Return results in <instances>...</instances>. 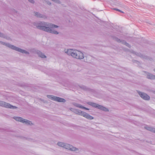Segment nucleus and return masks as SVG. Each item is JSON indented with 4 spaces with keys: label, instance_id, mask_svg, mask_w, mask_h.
<instances>
[{
    "label": "nucleus",
    "instance_id": "f257e3e1",
    "mask_svg": "<svg viewBox=\"0 0 155 155\" xmlns=\"http://www.w3.org/2000/svg\"><path fill=\"white\" fill-rule=\"evenodd\" d=\"M33 24L38 29L55 35L59 34L58 31L54 29V28H58V26L53 24L44 21H40L38 23L34 22Z\"/></svg>",
    "mask_w": 155,
    "mask_h": 155
},
{
    "label": "nucleus",
    "instance_id": "f03ea898",
    "mask_svg": "<svg viewBox=\"0 0 155 155\" xmlns=\"http://www.w3.org/2000/svg\"><path fill=\"white\" fill-rule=\"evenodd\" d=\"M64 52L67 55L78 59H82L84 57L83 53L77 50L65 49L64 50Z\"/></svg>",
    "mask_w": 155,
    "mask_h": 155
},
{
    "label": "nucleus",
    "instance_id": "7ed1b4c3",
    "mask_svg": "<svg viewBox=\"0 0 155 155\" xmlns=\"http://www.w3.org/2000/svg\"><path fill=\"white\" fill-rule=\"evenodd\" d=\"M70 110L75 114L82 116L87 119L92 120L94 118L93 117L90 115L88 114L85 112L81 111L79 110L75 109L73 108H70Z\"/></svg>",
    "mask_w": 155,
    "mask_h": 155
},
{
    "label": "nucleus",
    "instance_id": "20e7f679",
    "mask_svg": "<svg viewBox=\"0 0 155 155\" xmlns=\"http://www.w3.org/2000/svg\"><path fill=\"white\" fill-rule=\"evenodd\" d=\"M0 43L2 45H5L6 46L9 47L12 49L15 50L16 51L20 52L23 54H29V52L25 50L22 49L18 47L15 46L13 45H11L9 43L1 41Z\"/></svg>",
    "mask_w": 155,
    "mask_h": 155
},
{
    "label": "nucleus",
    "instance_id": "39448f33",
    "mask_svg": "<svg viewBox=\"0 0 155 155\" xmlns=\"http://www.w3.org/2000/svg\"><path fill=\"white\" fill-rule=\"evenodd\" d=\"M57 144L60 147L72 151H75L78 150V149L73 146L68 144L65 143L61 142H58Z\"/></svg>",
    "mask_w": 155,
    "mask_h": 155
},
{
    "label": "nucleus",
    "instance_id": "423d86ee",
    "mask_svg": "<svg viewBox=\"0 0 155 155\" xmlns=\"http://www.w3.org/2000/svg\"><path fill=\"white\" fill-rule=\"evenodd\" d=\"M87 104L92 106L93 107L97 108L101 110L105 111H108V110L107 108L99 104H98L95 103H93L91 102H89L87 103Z\"/></svg>",
    "mask_w": 155,
    "mask_h": 155
},
{
    "label": "nucleus",
    "instance_id": "0eeeda50",
    "mask_svg": "<svg viewBox=\"0 0 155 155\" xmlns=\"http://www.w3.org/2000/svg\"><path fill=\"white\" fill-rule=\"evenodd\" d=\"M48 98L51 100L59 102H65V100L63 98L56 97L52 95H47Z\"/></svg>",
    "mask_w": 155,
    "mask_h": 155
},
{
    "label": "nucleus",
    "instance_id": "6e6552de",
    "mask_svg": "<svg viewBox=\"0 0 155 155\" xmlns=\"http://www.w3.org/2000/svg\"><path fill=\"white\" fill-rule=\"evenodd\" d=\"M0 106L6 108L11 109H15L17 108L15 106L11 105L8 103L1 101H0Z\"/></svg>",
    "mask_w": 155,
    "mask_h": 155
},
{
    "label": "nucleus",
    "instance_id": "1a4fd4ad",
    "mask_svg": "<svg viewBox=\"0 0 155 155\" xmlns=\"http://www.w3.org/2000/svg\"><path fill=\"white\" fill-rule=\"evenodd\" d=\"M138 93L140 97L143 99L145 100H150V96L140 91H138Z\"/></svg>",
    "mask_w": 155,
    "mask_h": 155
},
{
    "label": "nucleus",
    "instance_id": "9d476101",
    "mask_svg": "<svg viewBox=\"0 0 155 155\" xmlns=\"http://www.w3.org/2000/svg\"><path fill=\"white\" fill-rule=\"evenodd\" d=\"M73 104L75 106L82 109H84L86 110H89V109L85 107L80 104H79L77 103H73Z\"/></svg>",
    "mask_w": 155,
    "mask_h": 155
},
{
    "label": "nucleus",
    "instance_id": "9b49d317",
    "mask_svg": "<svg viewBox=\"0 0 155 155\" xmlns=\"http://www.w3.org/2000/svg\"><path fill=\"white\" fill-rule=\"evenodd\" d=\"M35 15L37 17L40 18H46L45 16L41 14L40 13L37 12H35Z\"/></svg>",
    "mask_w": 155,
    "mask_h": 155
},
{
    "label": "nucleus",
    "instance_id": "f8f14e48",
    "mask_svg": "<svg viewBox=\"0 0 155 155\" xmlns=\"http://www.w3.org/2000/svg\"><path fill=\"white\" fill-rule=\"evenodd\" d=\"M145 128L151 132L155 133V128L151 127L146 126L145 127Z\"/></svg>",
    "mask_w": 155,
    "mask_h": 155
},
{
    "label": "nucleus",
    "instance_id": "ddd939ff",
    "mask_svg": "<svg viewBox=\"0 0 155 155\" xmlns=\"http://www.w3.org/2000/svg\"><path fill=\"white\" fill-rule=\"evenodd\" d=\"M37 53L39 57L42 58H46V56L40 51H38Z\"/></svg>",
    "mask_w": 155,
    "mask_h": 155
},
{
    "label": "nucleus",
    "instance_id": "4468645a",
    "mask_svg": "<svg viewBox=\"0 0 155 155\" xmlns=\"http://www.w3.org/2000/svg\"><path fill=\"white\" fill-rule=\"evenodd\" d=\"M22 123L26 125H32L33 124L31 121L25 119H23Z\"/></svg>",
    "mask_w": 155,
    "mask_h": 155
},
{
    "label": "nucleus",
    "instance_id": "2eb2a0df",
    "mask_svg": "<svg viewBox=\"0 0 155 155\" xmlns=\"http://www.w3.org/2000/svg\"><path fill=\"white\" fill-rule=\"evenodd\" d=\"M147 77L149 79H155V75L150 73H148L147 74Z\"/></svg>",
    "mask_w": 155,
    "mask_h": 155
},
{
    "label": "nucleus",
    "instance_id": "dca6fc26",
    "mask_svg": "<svg viewBox=\"0 0 155 155\" xmlns=\"http://www.w3.org/2000/svg\"><path fill=\"white\" fill-rule=\"evenodd\" d=\"M16 121L20 122L22 123L23 119L20 117H15L13 118Z\"/></svg>",
    "mask_w": 155,
    "mask_h": 155
},
{
    "label": "nucleus",
    "instance_id": "f3484780",
    "mask_svg": "<svg viewBox=\"0 0 155 155\" xmlns=\"http://www.w3.org/2000/svg\"><path fill=\"white\" fill-rule=\"evenodd\" d=\"M118 41L121 42L122 43V44L125 45L126 46H127L128 47H130V45H129L128 43H127L125 41H121L119 39Z\"/></svg>",
    "mask_w": 155,
    "mask_h": 155
},
{
    "label": "nucleus",
    "instance_id": "a211bd4d",
    "mask_svg": "<svg viewBox=\"0 0 155 155\" xmlns=\"http://www.w3.org/2000/svg\"><path fill=\"white\" fill-rule=\"evenodd\" d=\"M0 37L5 38V35L1 33V32H0Z\"/></svg>",
    "mask_w": 155,
    "mask_h": 155
},
{
    "label": "nucleus",
    "instance_id": "6ab92c4d",
    "mask_svg": "<svg viewBox=\"0 0 155 155\" xmlns=\"http://www.w3.org/2000/svg\"><path fill=\"white\" fill-rule=\"evenodd\" d=\"M114 9L115 10H116V11H119V12H122V13H123V12L122 11H121V10H119V9H117V8H114Z\"/></svg>",
    "mask_w": 155,
    "mask_h": 155
},
{
    "label": "nucleus",
    "instance_id": "aec40b11",
    "mask_svg": "<svg viewBox=\"0 0 155 155\" xmlns=\"http://www.w3.org/2000/svg\"><path fill=\"white\" fill-rule=\"evenodd\" d=\"M28 1L32 3H34V1L33 0H28Z\"/></svg>",
    "mask_w": 155,
    "mask_h": 155
},
{
    "label": "nucleus",
    "instance_id": "412c9836",
    "mask_svg": "<svg viewBox=\"0 0 155 155\" xmlns=\"http://www.w3.org/2000/svg\"><path fill=\"white\" fill-rule=\"evenodd\" d=\"M134 53L135 54H136V55H138L139 56H140V54L138 53H136V52H134Z\"/></svg>",
    "mask_w": 155,
    "mask_h": 155
},
{
    "label": "nucleus",
    "instance_id": "4be33fe9",
    "mask_svg": "<svg viewBox=\"0 0 155 155\" xmlns=\"http://www.w3.org/2000/svg\"><path fill=\"white\" fill-rule=\"evenodd\" d=\"M153 71L155 72V68L153 69Z\"/></svg>",
    "mask_w": 155,
    "mask_h": 155
}]
</instances>
